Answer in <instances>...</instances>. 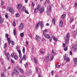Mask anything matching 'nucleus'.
Returning a JSON list of instances; mask_svg holds the SVG:
<instances>
[{
  "mask_svg": "<svg viewBox=\"0 0 77 77\" xmlns=\"http://www.w3.org/2000/svg\"><path fill=\"white\" fill-rule=\"evenodd\" d=\"M53 58H54V57H53V55L51 56L50 57V61H51V60H53Z\"/></svg>",
  "mask_w": 77,
  "mask_h": 77,
  "instance_id": "obj_25",
  "label": "nucleus"
},
{
  "mask_svg": "<svg viewBox=\"0 0 77 77\" xmlns=\"http://www.w3.org/2000/svg\"><path fill=\"white\" fill-rule=\"evenodd\" d=\"M17 9H20L21 8V4H18L17 5Z\"/></svg>",
  "mask_w": 77,
  "mask_h": 77,
  "instance_id": "obj_9",
  "label": "nucleus"
},
{
  "mask_svg": "<svg viewBox=\"0 0 77 77\" xmlns=\"http://www.w3.org/2000/svg\"><path fill=\"white\" fill-rule=\"evenodd\" d=\"M11 56L12 57H14V53H12L11 54Z\"/></svg>",
  "mask_w": 77,
  "mask_h": 77,
  "instance_id": "obj_48",
  "label": "nucleus"
},
{
  "mask_svg": "<svg viewBox=\"0 0 77 77\" xmlns=\"http://www.w3.org/2000/svg\"><path fill=\"white\" fill-rule=\"evenodd\" d=\"M20 35L21 37H23L24 35V33L22 32V33H20Z\"/></svg>",
  "mask_w": 77,
  "mask_h": 77,
  "instance_id": "obj_29",
  "label": "nucleus"
},
{
  "mask_svg": "<svg viewBox=\"0 0 77 77\" xmlns=\"http://www.w3.org/2000/svg\"><path fill=\"white\" fill-rule=\"evenodd\" d=\"M55 21H56V20L55 18H54L52 20V23L54 24H55Z\"/></svg>",
  "mask_w": 77,
  "mask_h": 77,
  "instance_id": "obj_30",
  "label": "nucleus"
},
{
  "mask_svg": "<svg viewBox=\"0 0 77 77\" xmlns=\"http://www.w3.org/2000/svg\"><path fill=\"white\" fill-rule=\"evenodd\" d=\"M19 56L20 58H21V59L22 58V55L21 54H19Z\"/></svg>",
  "mask_w": 77,
  "mask_h": 77,
  "instance_id": "obj_40",
  "label": "nucleus"
},
{
  "mask_svg": "<svg viewBox=\"0 0 77 77\" xmlns=\"http://www.w3.org/2000/svg\"><path fill=\"white\" fill-rule=\"evenodd\" d=\"M74 17H72L70 19V22L71 23H72V21H74Z\"/></svg>",
  "mask_w": 77,
  "mask_h": 77,
  "instance_id": "obj_31",
  "label": "nucleus"
},
{
  "mask_svg": "<svg viewBox=\"0 0 77 77\" xmlns=\"http://www.w3.org/2000/svg\"><path fill=\"white\" fill-rule=\"evenodd\" d=\"M8 36H9V35H8V34H6L5 35V38H8Z\"/></svg>",
  "mask_w": 77,
  "mask_h": 77,
  "instance_id": "obj_45",
  "label": "nucleus"
},
{
  "mask_svg": "<svg viewBox=\"0 0 77 77\" xmlns=\"http://www.w3.org/2000/svg\"><path fill=\"white\" fill-rule=\"evenodd\" d=\"M50 56V54L48 53L47 54V56L46 57H49Z\"/></svg>",
  "mask_w": 77,
  "mask_h": 77,
  "instance_id": "obj_39",
  "label": "nucleus"
},
{
  "mask_svg": "<svg viewBox=\"0 0 77 77\" xmlns=\"http://www.w3.org/2000/svg\"><path fill=\"white\" fill-rule=\"evenodd\" d=\"M77 50V45H76L74 46L73 47L72 51H76V50Z\"/></svg>",
  "mask_w": 77,
  "mask_h": 77,
  "instance_id": "obj_5",
  "label": "nucleus"
},
{
  "mask_svg": "<svg viewBox=\"0 0 77 77\" xmlns=\"http://www.w3.org/2000/svg\"><path fill=\"white\" fill-rule=\"evenodd\" d=\"M27 65H28L27 63H26V64H24L25 66H27Z\"/></svg>",
  "mask_w": 77,
  "mask_h": 77,
  "instance_id": "obj_61",
  "label": "nucleus"
},
{
  "mask_svg": "<svg viewBox=\"0 0 77 77\" xmlns=\"http://www.w3.org/2000/svg\"><path fill=\"white\" fill-rule=\"evenodd\" d=\"M56 67H57V68H59V67H60V65H56Z\"/></svg>",
  "mask_w": 77,
  "mask_h": 77,
  "instance_id": "obj_62",
  "label": "nucleus"
},
{
  "mask_svg": "<svg viewBox=\"0 0 77 77\" xmlns=\"http://www.w3.org/2000/svg\"><path fill=\"white\" fill-rule=\"evenodd\" d=\"M44 35L45 38H50V36L48 34H45Z\"/></svg>",
  "mask_w": 77,
  "mask_h": 77,
  "instance_id": "obj_12",
  "label": "nucleus"
},
{
  "mask_svg": "<svg viewBox=\"0 0 77 77\" xmlns=\"http://www.w3.org/2000/svg\"><path fill=\"white\" fill-rule=\"evenodd\" d=\"M45 50L43 49L42 50H41L40 53H41V54H44V53H45Z\"/></svg>",
  "mask_w": 77,
  "mask_h": 77,
  "instance_id": "obj_14",
  "label": "nucleus"
},
{
  "mask_svg": "<svg viewBox=\"0 0 77 77\" xmlns=\"http://www.w3.org/2000/svg\"><path fill=\"white\" fill-rule=\"evenodd\" d=\"M66 16V14H63L61 16V18L62 19H63H63H64V18Z\"/></svg>",
  "mask_w": 77,
  "mask_h": 77,
  "instance_id": "obj_24",
  "label": "nucleus"
},
{
  "mask_svg": "<svg viewBox=\"0 0 77 77\" xmlns=\"http://www.w3.org/2000/svg\"><path fill=\"white\" fill-rule=\"evenodd\" d=\"M11 43L12 44V45H14V41H11Z\"/></svg>",
  "mask_w": 77,
  "mask_h": 77,
  "instance_id": "obj_56",
  "label": "nucleus"
},
{
  "mask_svg": "<svg viewBox=\"0 0 77 77\" xmlns=\"http://www.w3.org/2000/svg\"><path fill=\"white\" fill-rule=\"evenodd\" d=\"M26 60V57L25 55H24L23 56V58H22V60Z\"/></svg>",
  "mask_w": 77,
  "mask_h": 77,
  "instance_id": "obj_21",
  "label": "nucleus"
},
{
  "mask_svg": "<svg viewBox=\"0 0 77 77\" xmlns=\"http://www.w3.org/2000/svg\"><path fill=\"white\" fill-rule=\"evenodd\" d=\"M22 10L23 11H25V10H26V7H23L22 9Z\"/></svg>",
  "mask_w": 77,
  "mask_h": 77,
  "instance_id": "obj_37",
  "label": "nucleus"
},
{
  "mask_svg": "<svg viewBox=\"0 0 77 77\" xmlns=\"http://www.w3.org/2000/svg\"><path fill=\"white\" fill-rule=\"evenodd\" d=\"M23 27H24V25L23 24V23H21L19 25V29L20 30H21V29H23Z\"/></svg>",
  "mask_w": 77,
  "mask_h": 77,
  "instance_id": "obj_6",
  "label": "nucleus"
},
{
  "mask_svg": "<svg viewBox=\"0 0 77 77\" xmlns=\"http://www.w3.org/2000/svg\"><path fill=\"white\" fill-rule=\"evenodd\" d=\"M13 24L14 26H16V23H15V22H13Z\"/></svg>",
  "mask_w": 77,
  "mask_h": 77,
  "instance_id": "obj_42",
  "label": "nucleus"
},
{
  "mask_svg": "<svg viewBox=\"0 0 77 77\" xmlns=\"http://www.w3.org/2000/svg\"><path fill=\"white\" fill-rule=\"evenodd\" d=\"M26 43L27 45H28V44H29V42H28V41H26Z\"/></svg>",
  "mask_w": 77,
  "mask_h": 77,
  "instance_id": "obj_51",
  "label": "nucleus"
},
{
  "mask_svg": "<svg viewBox=\"0 0 77 77\" xmlns=\"http://www.w3.org/2000/svg\"><path fill=\"white\" fill-rule=\"evenodd\" d=\"M35 40L37 42H39L41 40V37L38 35H36L35 36Z\"/></svg>",
  "mask_w": 77,
  "mask_h": 77,
  "instance_id": "obj_3",
  "label": "nucleus"
},
{
  "mask_svg": "<svg viewBox=\"0 0 77 77\" xmlns=\"http://www.w3.org/2000/svg\"><path fill=\"white\" fill-rule=\"evenodd\" d=\"M52 39L51 37H49V40L50 42H51V41Z\"/></svg>",
  "mask_w": 77,
  "mask_h": 77,
  "instance_id": "obj_52",
  "label": "nucleus"
},
{
  "mask_svg": "<svg viewBox=\"0 0 77 77\" xmlns=\"http://www.w3.org/2000/svg\"><path fill=\"white\" fill-rule=\"evenodd\" d=\"M18 52L19 53V54H21V51L20 50H18Z\"/></svg>",
  "mask_w": 77,
  "mask_h": 77,
  "instance_id": "obj_54",
  "label": "nucleus"
},
{
  "mask_svg": "<svg viewBox=\"0 0 77 77\" xmlns=\"http://www.w3.org/2000/svg\"><path fill=\"white\" fill-rule=\"evenodd\" d=\"M52 53H53V54H55V52L54 51L53 49H52Z\"/></svg>",
  "mask_w": 77,
  "mask_h": 77,
  "instance_id": "obj_50",
  "label": "nucleus"
},
{
  "mask_svg": "<svg viewBox=\"0 0 77 77\" xmlns=\"http://www.w3.org/2000/svg\"><path fill=\"white\" fill-rule=\"evenodd\" d=\"M49 11H51V5H49Z\"/></svg>",
  "mask_w": 77,
  "mask_h": 77,
  "instance_id": "obj_38",
  "label": "nucleus"
},
{
  "mask_svg": "<svg viewBox=\"0 0 77 77\" xmlns=\"http://www.w3.org/2000/svg\"><path fill=\"white\" fill-rule=\"evenodd\" d=\"M63 47H64V48L65 47V43L63 44Z\"/></svg>",
  "mask_w": 77,
  "mask_h": 77,
  "instance_id": "obj_60",
  "label": "nucleus"
},
{
  "mask_svg": "<svg viewBox=\"0 0 77 77\" xmlns=\"http://www.w3.org/2000/svg\"><path fill=\"white\" fill-rule=\"evenodd\" d=\"M15 15L16 17H20V14L18 13L16 14Z\"/></svg>",
  "mask_w": 77,
  "mask_h": 77,
  "instance_id": "obj_36",
  "label": "nucleus"
},
{
  "mask_svg": "<svg viewBox=\"0 0 77 77\" xmlns=\"http://www.w3.org/2000/svg\"><path fill=\"white\" fill-rule=\"evenodd\" d=\"M1 77H5L6 75L5 74V73H2L1 74Z\"/></svg>",
  "mask_w": 77,
  "mask_h": 77,
  "instance_id": "obj_27",
  "label": "nucleus"
},
{
  "mask_svg": "<svg viewBox=\"0 0 77 77\" xmlns=\"http://www.w3.org/2000/svg\"><path fill=\"white\" fill-rule=\"evenodd\" d=\"M23 53L25 52V48H24V47H23Z\"/></svg>",
  "mask_w": 77,
  "mask_h": 77,
  "instance_id": "obj_43",
  "label": "nucleus"
},
{
  "mask_svg": "<svg viewBox=\"0 0 77 77\" xmlns=\"http://www.w3.org/2000/svg\"><path fill=\"white\" fill-rule=\"evenodd\" d=\"M59 27H63V21H61L60 22Z\"/></svg>",
  "mask_w": 77,
  "mask_h": 77,
  "instance_id": "obj_10",
  "label": "nucleus"
},
{
  "mask_svg": "<svg viewBox=\"0 0 77 77\" xmlns=\"http://www.w3.org/2000/svg\"><path fill=\"white\" fill-rule=\"evenodd\" d=\"M64 51H66V50H68V47H66V48H65L64 49Z\"/></svg>",
  "mask_w": 77,
  "mask_h": 77,
  "instance_id": "obj_46",
  "label": "nucleus"
},
{
  "mask_svg": "<svg viewBox=\"0 0 77 77\" xmlns=\"http://www.w3.org/2000/svg\"><path fill=\"white\" fill-rule=\"evenodd\" d=\"M45 60L46 62H48L50 60V58L47 57H45Z\"/></svg>",
  "mask_w": 77,
  "mask_h": 77,
  "instance_id": "obj_7",
  "label": "nucleus"
},
{
  "mask_svg": "<svg viewBox=\"0 0 77 77\" xmlns=\"http://www.w3.org/2000/svg\"><path fill=\"white\" fill-rule=\"evenodd\" d=\"M22 61H23V59L22 58H21L20 60V63H22Z\"/></svg>",
  "mask_w": 77,
  "mask_h": 77,
  "instance_id": "obj_53",
  "label": "nucleus"
},
{
  "mask_svg": "<svg viewBox=\"0 0 77 77\" xmlns=\"http://www.w3.org/2000/svg\"><path fill=\"white\" fill-rule=\"evenodd\" d=\"M52 38L54 39V41L55 42H57V39L54 36H52Z\"/></svg>",
  "mask_w": 77,
  "mask_h": 77,
  "instance_id": "obj_22",
  "label": "nucleus"
},
{
  "mask_svg": "<svg viewBox=\"0 0 77 77\" xmlns=\"http://www.w3.org/2000/svg\"><path fill=\"white\" fill-rule=\"evenodd\" d=\"M11 62L12 63H15V61L12 59L11 60Z\"/></svg>",
  "mask_w": 77,
  "mask_h": 77,
  "instance_id": "obj_57",
  "label": "nucleus"
},
{
  "mask_svg": "<svg viewBox=\"0 0 77 77\" xmlns=\"http://www.w3.org/2000/svg\"><path fill=\"white\" fill-rule=\"evenodd\" d=\"M74 6H75V7L76 8H77V3L75 2V4H74Z\"/></svg>",
  "mask_w": 77,
  "mask_h": 77,
  "instance_id": "obj_47",
  "label": "nucleus"
},
{
  "mask_svg": "<svg viewBox=\"0 0 77 77\" xmlns=\"http://www.w3.org/2000/svg\"><path fill=\"white\" fill-rule=\"evenodd\" d=\"M4 54L5 56L7 55V59L9 61V58H10L9 54L8 53L7 54H6V51L5 50L4 51Z\"/></svg>",
  "mask_w": 77,
  "mask_h": 77,
  "instance_id": "obj_2",
  "label": "nucleus"
},
{
  "mask_svg": "<svg viewBox=\"0 0 77 77\" xmlns=\"http://www.w3.org/2000/svg\"><path fill=\"white\" fill-rule=\"evenodd\" d=\"M66 59H67V62H68L69 60V57L67 58Z\"/></svg>",
  "mask_w": 77,
  "mask_h": 77,
  "instance_id": "obj_58",
  "label": "nucleus"
},
{
  "mask_svg": "<svg viewBox=\"0 0 77 77\" xmlns=\"http://www.w3.org/2000/svg\"><path fill=\"white\" fill-rule=\"evenodd\" d=\"M66 58V55L65 56V57H64V60H66V58Z\"/></svg>",
  "mask_w": 77,
  "mask_h": 77,
  "instance_id": "obj_64",
  "label": "nucleus"
},
{
  "mask_svg": "<svg viewBox=\"0 0 77 77\" xmlns=\"http://www.w3.org/2000/svg\"><path fill=\"white\" fill-rule=\"evenodd\" d=\"M74 62L75 65H77V58H75L74 59Z\"/></svg>",
  "mask_w": 77,
  "mask_h": 77,
  "instance_id": "obj_11",
  "label": "nucleus"
},
{
  "mask_svg": "<svg viewBox=\"0 0 77 77\" xmlns=\"http://www.w3.org/2000/svg\"><path fill=\"white\" fill-rule=\"evenodd\" d=\"M14 36H15V35H16V31H15V29H14Z\"/></svg>",
  "mask_w": 77,
  "mask_h": 77,
  "instance_id": "obj_35",
  "label": "nucleus"
},
{
  "mask_svg": "<svg viewBox=\"0 0 77 77\" xmlns=\"http://www.w3.org/2000/svg\"><path fill=\"white\" fill-rule=\"evenodd\" d=\"M47 32V29H45L43 31V34L44 35H45L46 33Z\"/></svg>",
  "mask_w": 77,
  "mask_h": 77,
  "instance_id": "obj_17",
  "label": "nucleus"
},
{
  "mask_svg": "<svg viewBox=\"0 0 77 77\" xmlns=\"http://www.w3.org/2000/svg\"><path fill=\"white\" fill-rule=\"evenodd\" d=\"M54 73V71H52L51 72V74L52 75H53V73Z\"/></svg>",
  "mask_w": 77,
  "mask_h": 77,
  "instance_id": "obj_63",
  "label": "nucleus"
},
{
  "mask_svg": "<svg viewBox=\"0 0 77 77\" xmlns=\"http://www.w3.org/2000/svg\"><path fill=\"white\" fill-rule=\"evenodd\" d=\"M24 11L26 14H29V12H28V11H27V10H26Z\"/></svg>",
  "mask_w": 77,
  "mask_h": 77,
  "instance_id": "obj_49",
  "label": "nucleus"
},
{
  "mask_svg": "<svg viewBox=\"0 0 77 77\" xmlns=\"http://www.w3.org/2000/svg\"><path fill=\"white\" fill-rule=\"evenodd\" d=\"M44 8L43 7H41V8L39 10L40 14H42L44 11Z\"/></svg>",
  "mask_w": 77,
  "mask_h": 77,
  "instance_id": "obj_4",
  "label": "nucleus"
},
{
  "mask_svg": "<svg viewBox=\"0 0 77 77\" xmlns=\"http://www.w3.org/2000/svg\"><path fill=\"white\" fill-rule=\"evenodd\" d=\"M35 69H36V71L37 72H38V67H36L35 68Z\"/></svg>",
  "mask_w": 77,
  "mask_h": 77,
  "instance_id": "obj_59",
  "label": "nucleus"
},
{
  "mask_svg": "<svg viewBox=\"0 0 77 77\" xmlns=\"http://www.w3.org/2000/svg\"><path fill=\"white\" fill-rule=\"evenodd\" d=\"M5 18H8V17H9L8 16V14L7 13H6L5 14Z\"/></svg>",
  "mask_w": 77,
  "mask_h": 77,
  "instance_id": "obj_33",
  "label": "nucleus"
},
{
  "mask_svg": "<svg viewBox=\"0 0 77 77\" xmlns=\"http://www.w3.org/2000/svg\"><path fill=\"white\" fill-rule=\"evenodd\" d=\"M76 34H77V32L76 31H74L73 33V35L74 36H75V35H76Z\"/></svg>",
  "mask_w": 77,
  "mask_h": 77,
  "instance_id": "obj_28",
  "label": "nucleus"
},
{
  "mask_svg": "<svg viewBox=\"0 0 77 77\" xmlns=\"http://www.w3.org/2000/svg\"><path fill=\"white\" fill-rule=\"evenodd\" d=\"M40 24L42 27H44V23H43V22H41L40 23Z\"/></svg>",
  "mask_w": 77,
  "mask_h": 77,
  "instance_id": "obj_20",
  "label": "nucleus"
},
{
  "mask_svg": "<svg viewBox=\"0 0 77 77\" xmlns=\"http://www.w3.org/2000/svg\"><path fill=\"white\" fill-rule=\"evenodd\" d=\"M8 9L9 11H10L11 13L12 14L13 13V12H14V9H13V8H12L10 7Z\"/></svg>",
  "mask_w": 77,
  "mask_h": 77,
  "instance_id": "obj_8",
  "label": "nucleus"
},
{
  "mask_svg": "<svg viewBox=\"0 0 77 77\" xmlns=\"http://www.w3.org/2000/svg\"><path fill=\"white\" fill-rule=\"evenodd\" d=\"M7 46V45H6V44L5 43V46L4 47V49H6V48Z\"/></svg>",
  "mask_w": 77,
  "mask_h": 77,
  "instance_id": "obj_44",
  "label": "nucleus"
},
{
  "mask_svg": "<svg viewBox=\"0 0 77 77\" xmlns=\"http://www.w3.org/2000/svg\"><path fill=\"white\" fill-rule=\"evenodd\" d=\"M1 2V5H4V1H2Z\"/></svg>",
  "mask_w": 77,
  "mask_h": 77,
  "instance_id": "obj_41",
  "label": "nucleus"
},
{
  "mask_svg": "<svg viewBox=\"0 0 77 77\" xmlns=\"http://www.w3.org/2000/svg\"><path fill=\"white\" fill-rule=\"evenodd\" d=\"M19 70L20 72H22V73H23L24 72V70H23L22 69H20Z\"/></svg>",
  "mask_w": 77,
  "mask_h": 77,
  "instance_id": "obj_34",
  "label": "nucleus"
},
{
  "mask_svg": "<svg viewBox=\"0 0 77 77\" xmlns=\"http://www.w3.org/2000/svg\"><path fill=\"white\" fill-rule=\"evenodd\" d=\"M38 10V11H39V10L41 8V5H38L37 8H36Z\"/></svg>",
  "mask_w": 77,
  "mask_h": 77,
  "instance_id": "obj_18",
  "label": "nucleus"
},
{
  "mask_svg": "<svg viewBox=\"0 0 77 77\" xmlns=\"http://www.w3.org/2000/svg\"><path fill=\"white\" fill-rule=\"evenodd\" d=\"M33 59L34 61V62L35 63H38L37 60H36V59L35 58H34Z\"/></svg>",
  "mask_w": 77,
  "mask_h": 77,
  "instance_id": "obj_26",
  "label": "nucleus"
},
{
  "mask_svg": "<svg viewBox=\"0 0 77 77\" xmlns=\"http://www.w3.org/2000/svg\"><path fill=\"white\" fill-rule=\"evenodd\" d=\"M69 33H67L66 35V38L65 40V43L67 44L69 42Z\"/></svg>",
  "mask_w": 77,
  "mask_h": 77,
  "instance_id": "obj_1",
  "label": "nucleus"
},
{
  "mask_svg": "<svg viewBox=\"0 0 77 77\" xmlns=\"http://www.w3.org/2000/svg\"><path fill=\"white\" fill-rule=\"evenodd\" d=\"M47 14L49 16H50L51 15V13H50V11H49L48 10L47 11Z\"/></svg>",
  "mask_w": 77,
  "mask_h": 77,
  "instance_id": "obj_15",
  "label": "nucleus"
},
{
  "mask_svg": "<svg viewBox=\"0 0 77 77\" xmlns=\"http://www.w3.org/2000/svg\"><path fill=\"white\" fill-rule=\"evenodd\" d=\"M38 10L36 8L34 10V12L35 13H36V12H38Z\"/></svg>",
  "mask_w": 77,
  "mask_h": 77,
  "instance_id": "obj_32",
  "label": "nucleus"
},
{
  "mask_svg": "<svg viewBox=\"0 0 77 77\" xmlns=\"http://www.w3.org/2000/svg\"><path fill=\"white\" fill-rule=\"evenodd\" d=\"M39 23H38L37 25V26L36 27V29H38V26H39Z\"/></svg>",
  "mask_w": 77,
  "mask_h": 77,
  "instance_id": "obj_55",
  "label": "nucleus"
},
{
  "mask_svg": "<svg viewBox=\"0 0 77 77\" xmlns=\"http://www.w3.org/2000/svg\"><path fill=\"white\" fill-rule=\"evenodd\" d=\"M7 40L9 43L8 45H10V44H11V39H10L9 38H7Z\"/></svg>",
  "mask_w": 77,
  "mask_h": 77,
  "instance_id": "obj_13",
  "label": "nucleus"
},
{
  "mask_svg": "<svg viewBox=\"0 0 77 77\" xmlns=\"http://www.w3.org/2000/svg\"><path fill=\"white\" fill-rule=\"evenodd\" d=\"M4 21V20L2 18H0V23L2 24V23H3V22Z\"/></svg>",
  "mask_w": 77,
  "mask_h": 77,
  "instance_id": "obj_19",
  "label": "nucleus"
},
{
  "mask_svg": "<svg viewBox=\"0 0 77 77\" xmlns=\"http://www.w3.org/2000/svg\"><path fill=\"white\" fill-rule=\"evenodd\" d=\"M14 57L15 60H18V57L17 55H15Z\"/></svg>",
  "mask_w": 77,
  "mask_h": 77,
  "instance_id": "obj_23",
  "label": "nucleus"
},
{
  "mask_svg": "<svg viewBox=\"0 0 77 77\" xmlns=\"http://www.w3.org/2000/svg\"><path fill=\"white\" fill-rule=\"evenodd\" d=\"M14 72H15L16 75H18V74H19L18 72L17 71V70L14 69Z\"/></svg>",
  "mask_w": 77,
  "mask_h": 77,
  "instance_id": "obj_16",
  "label": "nucleus"
}]
</instances>
